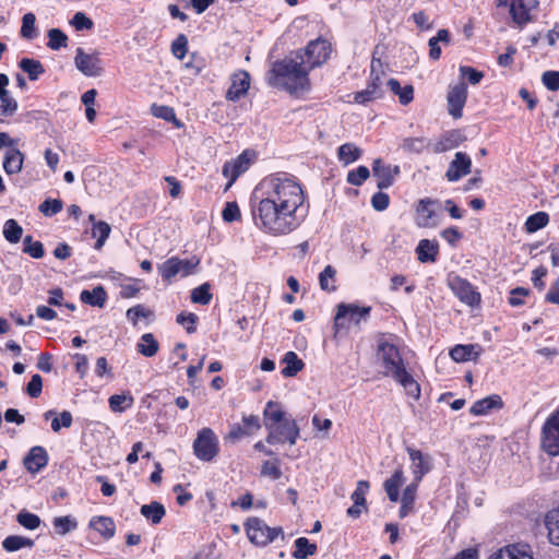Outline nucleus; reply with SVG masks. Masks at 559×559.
I'll list each match as a JSON object with an SVG mask.
<instances>
[{"label":"nucleus","mask_w":559,"mask_h":559,"mask_svg":"<svg viewBox=\"0 0 559 559\" xmlns=\"http://www.w3.org/2000/svg\"><path fill=\"white\" fill-rule=\"evenodd\" d=\"M265 195L252 207L254 224L272 236L288 235L301 224L305 194L301 186L285 174L265 178Z\"/></svg>","instance_id":"1"},{"label":"nucleus","mask_w":559,"mask_h":559,"mask_svg":"<svg viewBox=\"0 0 559 559\" xmlns=\"http://www.w3.org/2000/svg\"><path fill=\"white\" fill-rule=\"evenodd\" d=\"M309 70L305 66L302 50H297L282 60L275 61L266 73L270 86L298 94L309 91Z\"/></svg>","instance_id":"2"},{"label":"nucleus","mask_w":559,"mask_h":559,"mask_svg":"<svg viewBox=\"0 0 559 559\" xmlns=\"http://www.w3.org/2000/svg\"><path fill=\"white\" fill-rule=\"evenodd\" d=\"M377 356L383 367V376L392 377L409 395L419 397L420 388L413 376L406 370L399 347L381 336L378 340Z\"/></svg>","instance_id":"3"},{"label":"nucleus","mask_w":559,"mask_h":559,"mask_svg":"<svg viewBox=\"0 0 559 559\" xmlns=\"http://www.w3.org/2000/svg\"><path fill=\"white\" fill-rule=\"evenodd\" d=\"M193 453L203 462H212L219 452V442L211 428H202L199 430L193 441Z\"/></svg>","instance_id":"4"},{"label":"nucleus","mask_w":559,"mask_h":559,"mask_svg":"<svg viewBox=\"0 0 559 559\" xmlns=\"http://www.w3.org/2000/svg\"><path fill=\"white\" fill-rule=\"evenodd\" d=\"M245 526L249 540L257 546H266L283 534L281 527H270L259 518L248 519Z\"/></svg>","instance_id":"5"},{"label":"nucleus","mask_w":559,"mask_h":559,"mask_svg":"<svg viewBox=\"0 0 559 559\" xmlns=\"http://www.w3.org/2000/svg\"><path fill=\"white\" fill-rule=\"evenodd\" d=\"M371 307H359L355 304H340L336 307L333 328L335 333L347 326V318L355 325H359L360 321H367L370 316Z\"/></svg>","instance_id":"6"},{"label":"nucleus","mask_w":559,"mask_h":559,"mask_svg":"<svg viewBox=\"0 0 559 559\" xmlns=\"http://www.w3.org/2000/svg\"><path fill=\"white\" fill-rule=\"evenodd\" d=\"M332 46L326 39L319 37L311 40L302 50L305 66L308 68L309 72L325 63L330 58Z\"/></svg>","instance_id":"7"},{"label":"nucleus","mask_w":559,"mask_h":559,"mask_svg":"<svg viewBox=\"0 0 559 559\" xmlns=\"http://www.w3.org/2000/svg\"><path fill=\"white\" fill-rule=\"evenodd\" d=\"M265 426L269 429V435L266 437V442L269 444L288 442L293 445L299 437L300 429L294 419L285 420L277 425H269V423H265Z\"/></svg>","instance_id":"8"},{"label":"nucleus","mask_w":559,"mask_h":559,"mask_svg":"<svg viewBox=\"0 0 559 559\" xmlns=\"http://www.w3.org/2000/svg\"><path fill=\"white\" fill-rule=\"evenodd\" d=\"M200 259L192 257L190 259L181 260L177 257L169 258L162 265H159V273L165 281H170L176 275L180 274L186 277L192 274L199 265Z\"/></svg>","instance_id":"9"},{"label":"nucleus","mask_w":559,"mask_h":559,"mask_svg":"<svg viewBox=\"0 0 559 559\" xmlns=\"http://www.w3.org/2000/svg\"><path fill=\"white\" fill-rule=\"evenodd\" d=\"M542 448L551 456L559 455V411L551 414L542 429Z\"/></svg>","instance_id":"10"},{"label":"nucleus","mask_w":559,"mask_h":559,"mask_svg":"<svg viewBox=\"0 0 559 559\" xmlns=\"http://www.w3.org/2000/svg\"><path fill=\"white\" fill-rule=\"evenodd\" d=\"M510 7L513 22L522 27L532 21L531 11L538 5V0H498V7Z\"/></svg>","instance_id":"11"},{"label":"nucleus","mask_w":559,"mask_h":559,"mask_svg":"<svg viewBox=\"0 0 559 559\" xmlns=\"http://www.w3.org/2000/svg\"><path fill=\"white\" fill-rule=\"evenodd\" d=\"M399 174L400 167L397 165H386L381 158H376L372 163V175L377 179L379 190L392 187Z\"/></svg>","instance_id":"12"},{"label":"nucleus","mask_w":559,"mask_h":559,"mask_svg":"<svg viewBox=\"0 0 559 559\" xmlns=\"http://www.w3.org/2000/svg\"><path fill=\"white\" fill-rule=\"evenodd\" d=\"M74 64L86 76H99L103 72L102 61L95 53H86L83 48L75 50Z\"/></svg>","instance_id":"13"},{"label":"nucleus","mask_w":559,"mask_h":559,"mask_svg":"<svg viewBox=\"0 0 559 559\" xmlns=\"http://www.w3.org/2000/svg\"><path fill=\"white\" fill-rule=\"evenodd\" d=\"M376 62L381 66L380 60H376L374 58L371 61V81L368 83L367 87L360 92H357L354 96V100L357 104H367L371 100L378 99L382 97L383 92L381 88V79L378 74L373 76L376 70Z\"/></svg>","instance_id":"14"},{"label":"nucleus","mask_w":559,"mask_h":559,"mask_svg":"<svg viewBox=\"0 0 559 559\" xmlns=\"http://www.w3.org/2000/svg\"><path fill=\"white\" fill-rule=\"evenodd\" d=\"M449 114L459 119L462 117V111L467 99V86L464 82H460L450 87L447 96Z\"/></svg>","instance_id":"15"},{"label":"nucleus","mask_w":559,"mask_h":559,"mask_svg":"<svg viewBox=\"0 0 559 559\" xmlns=\"http://www.w3.org/2000/svg\"><path fill=\"white\" fill-rule=\"evenodd\" d=\"M406 451L412 461L411 469L414 480L420 483L423 477L432 469V457L413 448H407Z\"/></svg>","instance_id":"16"},{"label":"nucleus","mask_w":559,"mask_h":559,"mask_svg":"<svg viewBox=\"0 0 559 559\" xmlns=\"http://www.w3.org/2000/svg\"><path fill=\"white\" fill-rule=\"evenodd\" d=\"M472 169L471 157L463 152H456L453 160L450 163L449 168L445 173V177L449 181H459L464 176L468 175Z\"/></svg>","instance_id":"17"},{"label":"nucleus","mask_w":559,"mask_h":559,"mask_svg":"<svg viewBox=\"0 0 559 559\" xmlns=\"http://www.w3.org/2000/svg\"><path fill=\"white\" fill-rule=\"evenodd\" d=\"M450 286L455 296L464 304L474 307L479 304L480 295L474 289L473 285L461 277H455Z\"/></svg>","instance_id":"18"},{"label":"nucleus","mask_w":559,"mask_h":559,"mask_svg":"<svg viewBox=\"0 0 559 559\" xmlns=\"http://www.w3.org/2000/svg\"><path fill=\"white\" fill-rule=\"evenodd\" d=\"M439 204L438 200L420 199L416 205V224L419 227H429L435 217V206Z\"/></svg>","instance_id":"19"},{"label":"nucleus","mask_w":559,"mask_h":559,"mask_svg":"<svg viewBox=\"0 0 559 559\" xmlns=\"http://www.w3.org/2000/svg\"><path fill=\"white\" fill-rule=\"evenodd\" d=\"M25 468L36 474L48 464V454L40 445L33 447L23 460Z\"/></svg>","instance_id":"20"},{"label":"nucleus","mask_w":559,"mask_h":559,"mask_svg":"<svg viewBox=\"0 0 559 559\" xmlns=\"http://www.w3.org/2000/svg\"><path fill=\"white\" fill-rule=\"evenodd\" d=\"M250 87V76L246 71H239L235 73L231 79V85L229 86L226 98L228 100H237L241 96L246 95Z\"/></svg>","instance_id":"21"},{"label":"nucleus","mask_w":559,"mask_h":559,"mask_svg":"<svg viewBox=\"0 0 559 559\" xmlns=\"http://www.w3.org/2000/svg\"><path fill=\"white\" fill-rule=\"evenodd\" d=\"M483 348L479 344L455 345L449 353L455 362L476 361L480 356Z\"/></svg>","instance_id":"22"},{"label":"nucleus","mask_w":559,"mask_h":559,"mask_svg":"<svg viewBox=\"0 0 559 559\" xmlns=\"http://www.w3.org/2000/svg\"><path fill=\"white\" fill-rule=\"evenodd\" d=\"M503 407V401L500 395L492 394L485 399L476 401L469 408V413L474 416L487 415L492 409Z\"/></svg>","instance_id":"23"},{"label":"nucleus","mask_w":559,"mask_h":559,"mask_svg":"<svg viewBox=\"0 0 559 559\" xmlns=\"http://www.w3.org/2000/svg\"><path fill=\"white\" fill-rule=\"evenodd\" d=\"M24 154L17 148H9L3 158V170L7 175L12 176L23 170Z\"/></svg>","instance_id":"24"},{"label":"nucleus","mask_w":559,"mask_h":559,"mask_svg":"<svg viewBox=\"0 0 559 559\" xmlns=\"http://www.w3.org/2000/svg\"><path fill=\"white\" fill-rule=\"evenodd\" d=\"M416 253L420 263H433L439 254V243L436 240L421 239L417 245Z\"/></svg>","instance_id":"25"},{"label":"nucleus","mask_w":559,"mask_h":559,"mask_svg":"<svg viewBox=\"0 0 559 559\" xmlns=\"http://www.w3.org/2000/svg\"><path fill=\"white\" fill-rule=\"evenodd\" d=\"M463 140L462 134L457 130H453L443 134L432 146L435 154H440L457 147Z\"/></svg>","instance_id":"26"},{"label":"nucleus","mask_w":559,"mask_h":559,"mask_svg":"<svg viewBox=\"0 0 559 559\" xmlns=\"http://www.w3.org/2000/svg\"><path fill=\"white\" fill-rule=\"evenodd\" d=\"M90 527L97 531L105 539H110L115 536L116 525L109 516H93L90 521Z\"/></svg>","instance_id":"27"},{"label":"nucleus","mask_w":559,"mask_h":559,"mask_svg":"<svg viewBox=\"0 0 559 559\" xmlns=\"http://www.w3.org/2000/svg\"><path fill=\"white\" fill-rule=\"evenodd\" d=\"M80 299L82 302H84L86 305L103 308L106 302V299H107V294H106L104 287L98 285L95 288H93L92 290H87V289L82 290L81 295H80Z\"/></svg>","instance_id":"28"},{"label":"nucleus","mask_w":559,"mask_h":559,"mask_svg":"<svg viewBox=\"0 0 559 559\" xmlns=\"http://www.w3.org/2000/svg\"><path fill=\"white\" fill-rule=\"evenodd\" d=\"M404 481V473L402 468H397L393 475L384 481V490L388 498L392 502H396L400 496V487Z\"/></svg>","instance_id":"29"},{"label":"nucleus","mask_w":559,"mask_h":559,"mask_svg":"<svg viewBox=\"0 0 559 559\" xmlns=\"http://www.w3.org/2000/svg\"><path fill=\"white\" fill-rule=\"evenodd\" d=\"M141 515L148 520L153 525L162 522L166 514L165 507L158 501H152L148 504H143L140 509Z\"/></svg>","instance_id":"30"},{"label":"nucleus","mask_w":559,"mask_h":559,"mask_svg":"<svg viewBox=\"0 0 559 559\" xmlns=\"http://www.w3.org/2000/svg\"><path fill=\"white\" fill-rule=\"evenodd\" d=\"M282 362L286 365L285 368L282 369V374L285 378L295 377L305 367L304 361L292 350L284 355Z\"/></svg>","instance_id":"31"},{"label":"nucleus","mask_w":559,"mask_h":559,"mask_svg":"<svg viewBox=\"0 0 559 559\" xmlns=\"http://www.w3.org/2000/svg\"><path fill=\"white\" fill-rule=\"evenodd\" d=\"M388 87L390 91L399 96V100L402 105H408L414 99V87L413 85L401 86L396 79H390L388 81Z\"/></svg>","instance_id":"32"},{"label":"nucleus","mask_w":559,"mask_h":559,"mask_svg":"<svg viewBox=\"0 0 559 559\" xmlns=\"http://www.w3.org/2000/svg\"><path fill=\"white\" fill-rule=\"evenodd\" d=\"M34 540L21 535H9L2 540V547L8 552H14L22 548H32Z\"/></svg>","instance_id":"33"},{"label":"nucleus","mask_w":559,"mask_h":559,"mask_svg":"<svg viewBox=\"0 0 559 559\" xmlns=\"http://www.w3.org/2000/svg\"><path fill=\"white\" fill-rule=\"evenodd\" d=\"M362 151L354 143H345L337 150V157L345 166L360 158Z\"/></svg>","instance_id":"34"},{"label":"nucleus","mask_w":559,"mask_h":559,"mask_svg":"<svg viewBox=\"0 0 559 559\" xmlns=\"http://www.w3.org/2000/svg\"><path fill=\"white\" fill-rule=\"evenodd\" d=\"M20 69L27 73L31 81H36L45 72V68L39 60L22 58L19 62Z\"/></svg>","instance_id":"35"},{"label":"nucleus","mask_w":559,"mask_h":559,"mask_svg":"<svg viewBox=\"0 0 559 559\" xmlns=\"http://www.w3.org/2000/svg\"><path fill=\"white\" fill-rule=\"evenodd\" d=\"M439 43L449 44L450 43V33L448 29L442 28L439 29L437 36L431 37L428 41L429 46V57L432 60H438L441 56V48Z\"/></svg>","instance_id":"36"},{"label":"nucleus","mask_w":559,"mask_h":559,"mask_svg":"<svg viewBox=\"0 0 559 559\" xmlns=\"http://www.w3.org/2000/svg\"><path fill=\"white\" fill-rule=\"evenodd\" d=\"M549 540L559 546V507L549 511L546 515Z\"/></svg>","instance_id":"37"},{"label":"nucleus","mask_w":559,"mask_h":559,"mask_svg":"<svg viewBox=\"0 0 559 559\" xmlns=\"http://www.w3.org/2000/svg\"><path fill=\"white\" fill-rule=\"evenodd\" d=\"M159 349L158 342L155 340L152 333H145L141 337V342L138 344V352L145 357H153Z\"/></svg>","instance_id":"38"},{"label":"nucleus","mask_w":559,"mask_h":559,"mask_svg":"<svg viewBox=\"0 0 559 559\" xmlns=\"http://www.w3.org/2000/svg\"><path fill=\"white\" fill-rule=\"evenodd\" d=\"M110 231L111 227L108 223L104 221H98L97 223H94L92 228V236L94 238H97L94 246L96 250H100L104 247L107 238L110 235Z\"/></svg>","instance_id":"39"},{"label":"nucleus","mask_w":559,"mask_h":559,"mask_svg":"<svg viewBox=\"0 0 559 559\" xmlns=\"http://www.w3.org/2000/svg\"><path fill=\"white\" fill-rule=\"evenodd\" d=\"M295 551L293 557L295 559H307L317 552V545L310 543L306 537H299L295 540Z\"/></svg>","instance_id":"40"},{"label":"nucleus","mask_w":559,"mask_h":559,"mask_svg":"<svg viewBox=\"0 0 559 559\" xmlns=\"http://www.w3.org/2000/svg\"><path fill=\"white\" fill-rule=\"evenodd\" d=\"M489 559H533V557L516 546H508L492 554Z\"/></svg>","instance_id":"41"},{"label":"nucleus","mask_w":559,"mask_h":559,"mask_svg":"<svg viewBox=\"0 0 559 559\" xmlns=\"http://www.w3.org/2000/svg\"><path fill=\"white\" fill-rule=\"evenodd\" d=\"M23 235V228L19 225V223L10 218L4 223L3 226V237L10 243H17Z\"/></svg>","instance_id":"42"},{"label":"nucleus","mask_w":559,"mask_h":559,"mask_svg":"<svg viewBox=\"0 0 559 559\" xmlns=\"http://www.w3.org/2000/svg\"><path fill=\"white\" fill-rule=\"evenodd\" d=\"M151 114L156 118L174 122L177 128L182 126L181 122L177 120L174 108L169 106L153 104L151 106Z\"/></svg>","instance_id":"43"},{"label":"nucleus","mask_w":559,"mask_h":559,"mask_svg":"<svg viewBox=\"0 0 559 559\" xmlns=\"http://www.w3.org/2000/svg\"><path fill=\"white\" fill-rule=\"evenodd\" d=\"M549 222V216L545 212H537L527 217L525 222V229L527 233H535L544 228Z\"/></svg>","instance_id":"44"},{"label":"nucleus","mask_w":559,"mask_h":559,"mask_svg":"<svg viewBox=\"0 0 559 559\" xmlns=\"http://www.w3.org/2000/svg\"><path fill=\"white\" fill-rule=\"evenodd\" d=\"M16 522L24 528L34 531L40 526L41 520L37 514L22 510L16 514Z\"/></svg>","instance_id":"45"},{"label":"nucleus","mask_w":559,"mask_h":559,"mask_svg":"<svg viewBox=\"0 0 559 559\" xmlns=\"http://www.w3.org/2000/svg\"><path fill=\"white\" fill-rule=\"evenodd\" d=\"M52 524L59 535H66L78 527V522L70 515L57 516Z\"/></svg>","instance_id":"46"},{"label":"nucleus","mask_w":559,"mask_h":559,"mask_svg":"<svg viewBox=\"0 0 559 559\" xmlns=\"http://www.w3.org/2000/svg\"><path fill=\"white\" fill-rule=\"evenodd\" d=\"M211 285L209 283H204L191 292V300L194 304H200L202 306L209 305L212 300V294L210 292Z\"/></svg>","instance_id":"47"},{"label":"nucleus","mask_w":559,"mask_h":559,"mask_svg":"<svg viewBox=\"0 0 559 559\" xmlns=\"http://www.w3.org/2000/svg\"><path fill=\"white\" fill-rule=\"evenodd\" d=\"M23 252L29 254L34 259H41L45 255L44 245L40 241H34L33 237L27 235L23 239Z\"/></svg>","instance_id":"48"},{"label":"nucleus","mask_w":559,"mask_h":559,"mask_svg":"<svg viewBox=\"0 0 559 559\" xmlns=\"http://www.w3.org/2000/svg\"><path fill=\"white\" fill-rule=\"evenodd\" d=\"M109 407L115 413H121L133 404V397L123 394H114L108 400Z\"/></svg>","instance_id":"49"},{"label":"nucleus","mask_w":559,"mask_h":559,"mask_svg":"<svg viewBox=\"0 0 559 559\" xmlns=\"http://www.w3.org/2000/svg\"><path fill=\"white\" fill-rule=\"evenodd\" d=\"M68 43V36L59 28H51L48 31V44L47 46L52 50H59L61 47H66Z\"/></svg>","instance_id":"50"},{"label":"nucleus","mask_w":559,"mask_h":559,"mask_svg":"<svg viewBox=\"0 0 559 559\" xmlns=\"http://www.w3.org/2000/svg\"><path fill=\"white\" fill-rule=\"evenodd\" d=\"M370 176V170L366 166H359L358 168L348 171L347 174V182L359 187L361 186Z\"/></svg>","instance_id":"51"},{"label":"nucleus","mask_w":559,"mask_h":559,"mask_svg":"<svg viewBox=\"0 0 559 559\" xmlns=\"http://www.w3.org/2000/svg\"><path fill=\"white\" fill-rule=\"evenodd\" d=\"M35 22L36 16L34 13H25L22 17L21 35L24 38L32 39L35 37Z\"/></svg>","instance_id":"52"},{"label":"nucleus","mask_w":559,"mask_h":559,"mask_svg":"<svg viewBox=\"0 0 559 559\" xmlns=\"http://www.w3.org/2000/svg\"><path fill=\"white\" fill-rule=\"evenodd\" d=\"M153 311L150 309H146L142 305H136L132 308H129L127 310V318L132 322L133 325L138 324V320L141 318H151L153 317Z\"/></svg>","instance_id":"53"},{"label":"nucleus","mask_w":559,"mask_h":559,"mask_svg":"<svg viewBox=\"0 0 559 559\" xmlns=\"http://www.w3.org/2000/svg\"><path fill=\"white\" fill-rule=\"evenodd\" d=\"M62 201L59 199H47L39 205V211L45 216H53L62 210Z\"/></svg>","instance_id":"54"},{"label":"nucleus","mask_w":559,"mask_h":559,"mask_svg":"<svg viewBox=\"0 0 559 559\" xmlns=\"http://www.w3.org/2000/svg\"><path fill=\"white\" fill-rule=\"evenodd\" d=\"M369 483L367 480H359L355 491L352 493L350 499L356 506L366 507V493L369 490Z\"/></svg>","instance_id":"55"},{"label":"nucleus","mask_w":559,"mask_h":559,"mask_svg":"<svg viewBox=\"0 0 559 559\" xmlns=\"http://www.w3.org/2000/svg\"><path fill=\"white\" fill-rule=\"evenodd\" d=\"M275 406H276V404L272 401L267 402V404H266V408L264 411V416L267 420H270L269 425H277V424H281L286 420L284 418L285 417L284 412H282L281 409H273V407H275Z\"/></svg>","instance_id":"56"},{"label":"nucleus","mask_w":559,"mask_h":559,"mask_svg":"<svg viewBox=\"0 0 559 559\" xmlns=\"http://www.w3.org/2000/svg\"><path fill=\"white\" fill-rule=\"evenodd\" d=\"M426 146L424 138H406L403 140L401 147L408 153H420Z\"/></svg>","instance_id":"57"},{"label":"nucleus","mask_w":559,"mask_h":559,"mask_svg":"<svg viewBox=\"0 0 559 559\" xmlns=\"http://www.w3.org/2000/svg\"><path fill=\"white\" fill-rule=\"evenodd\" d=\"M188 51V38L186 35L180 34L171 44V52L174 56L182 60Z\"/></svg>","instance_id":"58"},{"label":"nucleus","mask_w":559,"mask_h":559,"mask_svg":"<svg viewBox=\"0 0 559 559\" xmlns=\"http://www.w3.org/2000/svg\"><path fill=\"white\" fill-rule=\"evenodd\" d=\"M336 271L332 265H326L319 275V284L322 290L332 292L335 289L334 286L329 285V280L335 277Z\"/></svg>","instance_id":"59"},{"label":"nucleus","mask_w":559,"mask_h":559,"mask_svg":"<svg viewBox=\"0 0 559 559\" xmlns=\"http://www.w3.org/2000/svg\"><path fill=\"white\" fill-rule=\"evenodd\" d=\"M70 23L76 31L91 29L94 25L93 21L83 12H76Z\"/></svg>","instance_id":"60"},{"label":"nucleus","mask_w":559,"mask_h":559,"mask_svg":"<svg viewBox=\"0 0 559 559\" xmlns=\"http://www.w3.org/2000/svg\"><path fill=\"white\" fill-rule=\"evenodd\" d=\"M261 475L271 477L274 480L280 479L282 476V472L278 466V460L265 461L262 464Z\"/></svg>","instance_id":"61"},{"label":"nucleus","mask_w":559,"mask_h":559,"mask_svg":"<svg viewBox=\"0 0 559 559\" xmlns=\"http://www.w3.org/2000/svg\"><path fill=\"white\" fill-rule=\"evenodd\" d=\"M176 321L177 323L183 325L188 333L195 332V323L198 321L197 314L181 312L177 316Z\"/></svg>","instance_id":"62"},{"label":"nucleus","mask_w":559,"mask_h":559,"mask_svg":"<svg viewBox=\"0 0 559 559\" xmlns=\"http://www.w3.org/2000/svg\"><path fill=\"white\" fill-rule=\"evenodd\" d=\"M389 204H390V197L385 192H382V190L374 193L371 198V205L378 212H382V211L386 210Z\"/></svg>","instance_id":"63"},{"label":"nucleus","mask_w":559,"mask_h":559,"mask_svg":"<svg viewBox=\"0 0 559 559\" xmlns=\"http://www.w3.org/2000/svg\"><path fill=\"white\" fill-rule=\"evenodd\" d=\"M542 82L549 91L559 90V71H545Z\"/></svg>","instance_id":"64"}]
</instances>
